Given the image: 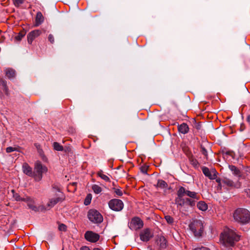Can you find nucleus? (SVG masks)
Here are the masks:
<instances>
[{
  "label": "nucleus",
  "mask_w": 250,
  "mask_h": 250,
  "mask_svg": "<svg viewBox=\"0 0 250 250\" xmlns=\"http://www.w3.org/2000/svg\"><path fill=\"white\" fill-rule=\"evenodd\" d=\"M233 228L225 227L220 235V240L224 247H232L239 240L240 236Z\"/></svg>",
  "instance_id": "nucleus-1"
},
{
  "label": "nucleus",
  "mask_w": 250,
  "mask_h": 250,
  "mask_svg": "<svg viewBox=\"0 0 250 250\" xmlns=\"http://www.w3.org/2000/svg\"><path fill=\"white\" fill-rule=\"evenodd\" d=\"M234 220L242 224H246L250 222V212L247 209L239 208L233 213Z\"/></svg>",
  "instance_id": "nucleus-2"
},
{
  "label": "nucleus",
  "mask_w": 250,
  "mask_h": 250,
  "mask_svg": "<svg viewBox=\"0 0 250 250\" xmlns=\"http://www.w3.org/2000/svg\"><path fill=\"white\" fill-rule=\"evenodd\" d=\"M204 222L201 219H195L190 224V229L195 237H199L202 235L204 230Z\"/></svg>",
  "instance_id": "nucleus-3"
},
{
  "label": "nucleus",
  "mask_w": 250,
  "mask_h": 250,
  "mask_svg": "<svg viewBox=\"0 0 250 250\" xmlns=\"http://www.w3.org/2000/svg\"><path fill=\"white\" fill-rule=\"evenodd\" d=\"M47 171V168L41 162L37 161L35 163L33 177L36 181H40L42 178V174Z\"/></svg>",
  "instance_id": "nucleus-4"
},
{
  "label": "nucleus",
  "mask_w": 250,
  "mask_h": 250,
  "mask_svg": "<svg viewBox=\"0 0 250 250\" xmlns=\"http://www.w3.org/2000/svg\"><path fill=\"white\" fill-rule=\"evenodd\" d=\"M184 197L183 195H180L179 190H178L177 191V197L176 198L175 202L177 207L180 209L185 206L188 205L191 207L195 206L194 201H192L188 198H184Z\"/></svg>",
  "instance_id": "nucleus-5"
},
{
  "label": "nucleus",
  "mask_w": 250,
  "mask_h": 250,
  "mask_svg": "<svg viewBox=\"0 0 250 250\" xmlns=\"http://www.w3.org/2000/svg\"><path fill=\"white\" fill-rule=\"evenodd\" d=\"M87 216L89 221L93 223L99 224L103 221L102 215L96 209H90L88 212Z\"/></svg>",
  "instance_id": "nucleus-6"
},
{
  "label": "nucleus",
  "mask_w": 250,
  "mask_h": 250,
  "mask_svg": "<svg viewBox=\"0 0 250 250\" xmlns=\"http://www.w3.org/2000/svg\"><path fill=\"white\" fill-rule=\"evenodd\" d=\"M179 190L180 195H183L184 196H187L189 197L190 198L189 199L192 201H194L195 204L196 203V202L200 198V196L197 192L190 191L183 187H180Z\"/></svg>",
  "instance_id": "nucleus-7"
},
{
  "label": "nucleus",
  "mask_w": 250,
  "mask_h": 250,
  "mask_svg": "<svg viewBox=\"0 0 250 250\" xmlns=\"http://www.w3.org/2000/svg\"><path fill=\"white\" fill-rule=\"evenodd\" d=\"M108 206L110 209L116 211H121L124 208L123 202L117 199L111 200L108 203Z\"/></svg>",
  "instance_id": "nucleus-8"
},
{
  "label": "nucleus",
  "mask_w": 250,
  "mask_h": 250,
  "mask_svg": "<svg viewBox=\"0 0 250 250\" xmlns=\"http://www.w3.org/2000/svg\"><path fill=\"white\" fill-rule=\"evenodd\" d=\"M129 228L131 229L136 230L143 226V221L138 217H134L130 221Z\"/></svg>",
  "instance_id": "nucleus-9"
},
{
  "label": "nucleus",
  "mask_w": 250,
  "mask_h": 250,
  "mask_svg": "<svg viewBox=\"0 0 250 250\" xmlns=\"http://www.w3.org/2000/svg\"><path fill=\"white\" fill-rule=\"evenodd\" d=\"M84 238L89 242L95 243L99 239L100 236L98 234L93 231H87L84 234Z\"/></svg>",
  "instance_id": "nucleus-10"
},
{
  "label": "nucleus",
  "mask_w": 250,
  "mask_h": 250,
  "mask_svg": "<svg viewBox=\"0 0 250 250\" xmlns=\"http://www.w3.org/2000/svg\"><path fill=\"white\" fill-rule=\"evenodd\" d=\"M63 200V196L62 197L57 195L56 197L50 199L45 207L46 209H49L53 207L56 204L60 202H62Z\"/></svg>",
  "instance_id": "nucleus-11"
},
{
  "label": "nucleus",
  "mask_w": 250,
  "mask_h": 250,
  "mask_svg": "<svg viewBox=\"0 0 250 250\" xmlns=\"http://www.w3.org/2000/svg\"><path fill=\"white\" fill-rule=\"evenodd\" d=\"M150 230L147 229L142 230L140 234V239L144 242H147L152 237Z\"/></svg>",
  "instance_id": "nucleus-12"
},
{
  "label": "nucleus",
  "mask_w": 250,
  "mask_h": 250,
  "mask_svg": "<svg viewBox=\"0 0 250 250\" xmlns=\"http://www.w3.org/2000/svg\"><path fill=\"white\" fill-rule=\"evenodd\" d=\"M42 32L40 30H34L28 33L27 35V41L29 44H31L33 40L39 36Z\"/></svg>",
  "instance_id": "nucleus-13"
},
{
  "label": "nucleus",
  "mask_w": 250,
  "mask_h": 250,
  "mask_svg": "<svg viewBox=\"0 0 250 250\" xmlns=\"http://www.w3.org/2000/svg\"><path fill=\"white\" fill-rule=\"evenodd\" d=\"M202 171L205 176L208 177L210 179H215L217 178L216 172L215 170L210 171L207 167H203Z\"/></svg>",
  "instance_id": "nucleus-14"
},
{
  "label": "nucleus",
  "mask_w": 250,
  "mask_h": 250,
  "mask_svg": "<svg viewBox=\"0 0 250 250\" xmlns=\"http://www.w3.org/2000/svg\"><path fill=\"white\" fill-rule=\"evenodd\" d=\"M167 242L164 236L159 237L156 241V247L158 249H164L166 247Z\"/></svg>",
  "instance_id": "nucleus-15"
},
{
  "label": "nucleus",
  "mask_w": 250,
  "mask_h": 250,
  "mask_svg": "<svg viewBox=\"0 0 250 250\" xmlns=\"http://www.w3.org/2000/svg\"><path fill=\"white\" fill-rule=\"evenodd\" d=\"M223 184L230 187H234L236 188H239L241 187L240 183H237L236 184L231 180L228 178H224L222 181Z\"/></svg>",
  "instance_id": "nucleus-16"
},
{
  "label": "nucleus",
  "mask_w": 250,
  "mask_h": 250,
  "mask_svg": "<svg viewBox=\"0 0 250 250\" xmlns=\"http://www.w3.org/2000/svg\"><path fill=\"white\" fill-rule=\"evenodd\" d=\"M22 171L26 175L33 177V171L32 168L27 164L25 163L23 165Z\"/></svg>",
  "instance_id": "nucleus-17"
},
{
  "label": "nucleus",
  "mask_w": 250,
  "mask_h": 250,
  "mask_svg": "<svg viewBox=\"0 0 250 250\" xmlns=\"http://www.w3.org/2000/svg\"><path fill=\"white\" fill-rule=\"evenodd\" d=\"M44 21V17L41 12H38L35 18V26L41 25Z\"/></svg>",
  "instance_id": "nucleus-18"
},
{
  "label": "nucleus",
  "mask_w": 250,
  "mask_h": 250,
  "mask_svg": "<svg viewBox=\"0 0 250 250\" xmlns=\"http://www.w3.org/2000/svg\"><path fill=\"white\" fill-rule=\"evenodd\" d=\"M16 71L12 68H7L5 70V75L10 80H13L16 77Z\"/></svg>",
  "instance_id": "nucleus-19"
},
{
  "label": "nucleus",
  "mask_w": 250,
  "mask_h": 250,
  "mask_svg": "<svg viewBox=\"0 0 250 250\" xmlns=\"http://www.w3.org/2000/svg\"><path fill=\"white\" fill-rule=\"evenodd\" d=\"M178 131L184 134L187 133L189 131V127L187 124L183 123L178 126Z\"/></svg>",
  "instance_id": "nucleus-20"
},
{
  "label": "nucleus",
  "mask_w": 250,
  "mask_h": 250,
  "mask_svg": "<svg viewBox=\"0 0 250 250\" xmlns=\"http://www.w3.org/2000/svg\"><path fill=\"white\" fill-rule=\"evenodd\" d=\"M229 168L235 176L240 177L241 176L240 170L235 166L233 165H229Z\"/></svg>",
  "instance_id": "nucleus-21"
},
{
  "label": "nucleus",
  "mask_w": 250,
  "mask_h": 250,
  "mask_svg": "<svg viewBox=\"0 0 250 250\" xmlns=\"http://www.w3.org/2000/svg\"><path fill=\"white\" fill-rule=\"evenodd\" d=\"M24 199L25 200L23 201L27 202V205L29 208L33 210H35L36 209V207L34 205V201L31 198L27 197Z\"/></svg>",
  "instance_id": "nucleus-22"
},
{
  "label": "nucleus",
  "mask_w": 250,
  "mask_h": 250,
  "mask_svg": "<svg viewBox=\"0 0 250 250\" xmlns=\"http://www.w3.org/2000/svg\"><path fill=\"white\" fill-rule=\"evenodd\" d=\"M0 86H2V90L4 93L6 95H8V88L7 86V82L6 81L2 79H0Z\"/></svg>",
  "instance_id": "nucleus-23"
},
{
  "label": "nucleus",
  "mask_w": 250,
  "mask_h": 250,
  "mask_svg": "<svg viewBox=\"0 0 250 250\" xmlns=\"http://www.w3.org/2000/svg\"><path fill=\"white\" fill-rule=\"evenodd\" d=\"M156 187L158 188L161 189H167L168 188V185L167 183L163 180H158Z\"/></svg>",
  "instance_id": "nucleus-24"
},
{
  "label": "nucleus",
  "mask_w": 250,
  "mask_h": 250,
  "mask_svg": "<svg viewBox=\"0 0 250 250\" xmlns=\"http://www.w3.org/2000/svg\"><path fill=\"white\" fill-rule=\"evenodd\" d=\"M197 207L199 209L202 211H206L208 209V205L204 201H200L197 204Z\"/></svg>",
  "instance_id": "nucleus-25"
},
{
  "label": "nucleus",
  "mask_w": 250,
  "mask_h": 250,
  "mask_svg": "<svg viewBox=\"0 0 250 250\" xmlns=\"http://www.w3.org/2000/svg\"><path fill=\"white\" fill-rule=\"evenodd\" d=\"M98 175L102 179L104 180L106 182H109L110 179L109 178L106 176V175L103 173V171L101 170L99 171L97 173Z\"/></svg>",
  "instance_id": "nucleus-26"
},
{
  "label": "nucleus",
  "mask_w": 250,
  "mask_h": 250,
  "mask_svg": "<svg viewBox=\"0 0 250 250\" xmlns=\"http://www.w3.org/2000/svg\"><path fill=\"white\" fill-rule=\"evenodd\" d=\"M53 146L55 150L62 151L63 150V146L57 142H54Z\"/></svg>",
  "instance_id": "nucleus-27"
},
{
  "label": "nucleus",
  "mask_w": 250,
  "mask_h": 250,
  "mask_svg": "<svg viewBox=\"0 0 250 250\" xmlns=\"http://www.w3.org/2000/svg\"><path fill=\"white\" fill-rule=\"evenodd\" d=\"M25 35V32L24 31H21L19 33L18 35L15 38V40L18 41L21 40L22 38Z\"/></svg>",
  "instance_id": "nucleus-28"
},
{
  "label": "nucleus",
  "mask_w": 250,
  "mask_h": 250,
  "mask_svg": "<svg viewBox=\"0 0 250 250\" xmlns=\"http://www.w3.org/2000/svg\"><path fill=\"white\" fill-rule=\"evenodd\" d=\"M92 189L96 194H99L102 191V188L97 185H94L92 186Z\"/></svg>",
  "instance_id": "nucleus-29"
},
{
  "label": "nucleus",
  "mask_w": 250,
  "mask_h": 250,
  "mask_svg": "<svg viewBox=\"0 0 250 250\" xmlns=\"http://www.w3.org/2000/svg\"><path fill=\"white\" fill-rule=\"evenodd\" d=\"M12 192L13 193V197L15 199L16 201H24L25 198H22L20 197V196L19 195V194L14 192V190H12Z\"/></svg>",
  "instance_id": "nucleus-30"
},
{
  "label": "nucleus",
  "mask_w": 250,
  "mask_h": 250,
  "mask_svg": "<svg viewBox=\"0 0 250 250\" xmlns=\"http://www.w3.org/2000/svg\"><path fill=\"white\" fill-rule=\"evenodd\" d=\"M15 151H19L18 148L16 147L9 146L6 149V151L7 153H10Z\"/></svg>",
  "instance_id": "nucleus-31"
},
{
  "label": "nucleus",
  "mask_w": 250,
  "mask_h": 250,
  "mask_svg": "<svg viewBox=\"0 0 250 250\" xmlns=\"http://www.w3.org/2000/svg\"><path fill=\"white\" fill-rule=\"evenodd\" d=\"M16 7H19L21 4L23 3L24 0H13Z\"/></svg>",
  "instance_id": "nucleus-32"
},
{
  "label": "nucleus",
  "mask_w": 250,
  "mask_h": 250,
  "mask_svg": "<svg viewBox=\"0 0 250 250\" xmlns=\"http://www.w3.org/2000/svg\"><path fill=\"white\" fill-rule=\"evenodd\" d=\"M165 219L167 223L169 224H172L173 223V219L169 215L165 216Z\"/></svg>",
  "instance_id": "nucleus-33"
},
{
  "label": "nucleus",
  "mask_w": 250,
  "mask_h": 250,
  "mask_svg": "<svg viewBox=\"0 0 250 250\" xmlns=\"http://www.w3.org/2000/svg\"><path fill=\"white\" fill-rule=\"evenodd\" d=\"M147 169L148 167L146 166H143L140 167L141 171L145 174H147Z\"/></svg>",
  "instance_id": "nucleus-34"
},
{
  "label": "nucleus",
  "mask_w": 250,
  "mask_h": 250,
  "mask_svg": "<svg viewBox=\"0 0 250 250\" xmlns=\"http://www.w3.org/2000/svg\"><path fill=\"white\" fill-rule=\"evenodd\" d=\"M114 190L115 193L118 196H121L123 195L122 191L121 189L114 188Z\"/></svg>",
  "instance_id": "nucleus-35"
},
{
  "label": "nucleus",
  "mask_w": 250,
  "mask_h": 250,
  "mask_svg": "<svg viewBox=\"0 0 250 250\" xmlns=\"http://www.w3.org/2000/svg\"><path fill=\"white\" fill-rule=\"evenodd\" d=\"M59 229L61 231H65L66 229V226L65 225L62 224L59 226Z\"/></svg>",
  "instance_id": "nucleus-36"
},
{
  "label": "nucleus",
  "mask_w": 250,
  "mask_h": 250,
  "mask_svg": "<svg viewBox=\"0 0 250 250\" xmlns=\"http://www.w3.org/2000/svg\"><path fill=\"white\" fill-rule=\"evenodd\" d=\"M223 179L221 180L220 178H218L216 179V181L218 184V188H221V187L222 186V184H223V183L222 182Z\"/></svg>",
  "instance_id": "nucleus-37"
},
{
  "label": "nucleus",
  "mask_w": 250,
  "mask_h": 250,
  "mask_svg": "<svg viewBox=\"0 0 250 250\" xmlns=\"http://www.w3.org/2000/svg\"><path fill=\"white\" fill-rule=\"evenodd\" d=\"M201 149H202V154L206 157V158L207 159L208 158V152L207 151V150L205 149V147H201Z\"/></svg>",
  "instance_id": "nucleus-38"
},
{
  "label": "nucleus",
  "mask_w": 250,
  "mask_h": 250,
  "mask_svg": "<svg viewBox=\"0 0 250 250\" xmlns=\"http://www.w3.org/2000/svg\"><path fill=\"white\" fill-rule=\"evenodd\" d=\"M48 41L51 43H53L54 42V36L52 34H49L48 37Z\"/></svg>",
  "instance_id": "nucleus-39"
},
{
  "label": "nucleus",
  "mask_w": 250,
  "mask_h": 250,
  "mask_svg": "<svg viewBox=\"0 0 250 250\" xmlns=\"http://www.w3.org/2000/svg\"><path fill=\"white\" fill-rule=\"evenodd\" d=\"M194 250H210L206 247H202L201 248H197L195 249Z\"/></svg>",
  "instance_id": "nucleus-40"
},
{
  "label": "nucleus",
  "mask_w": 250,
  "mask_h": 250,
  "mask_svg": "<svg viewBox=\"0 0 250 250\" xmlns=\"http://www.w3.org/2000/svg\"><path fill=\"white\" fill-rule=\"evenodd\" d=\"M69 132L71 133H74L75 132V129L73 127H70L68 130Z\"/></svg>",
  "instance_id": "nucleus-41"
},
{
  "label": "nucleus",
  "mask_w": 250,
  "mask_h": 250,
  "mask_svg": "<svg viewBox=\"0 0 250 250\" xmlns=\"http://www.w3.org/2000/svg\"><path fill=\"white\" fill-rule=\"evenodd\" d=\"M80 250H90L89 248L87 246H83L81 249Z\"/></svg>",
  "instance_id": "nucleus-42"
},
{
  "label": "nucleus",
  "mask_w": 250,
  "mask_h": 250,
  "mask_svg": "<svg viewBox=\"0 0 250 250\" xmlns=\"http://www.w3.org/2000/svg\"><path fill=\"white\" fill-rule=\"evenodd\" d=\"M195 127H196L197 129H200V128H201V125H200L199 124V123H196V124H195V126H194Z\"/></svg>",
  "instance_id": "nucleus-43"
},
{
  "label": "nucleus",
  "mask_w": 250,
  "mask_h": 250,
  "mask_svg": "<svg viewBox=\"0 0 250 250\" xmlns=\"http://www.w3.org/2000/svg\"><path fill=\"white\" fill-rule=\"evenodd\" d=\"M4 196L3 193L0 194V202L4 199Z\"/></svg>",
  "instance_id": "nucleus-44"
},
{
  "label": "nucleus",
  "mask_w": 250,
  "mask_h": 250,
  "mask_svg": "<svg viewBox=\"0 0 250 250\" xmlns=\"http://www.w3.org/2000/svg\"><path fill=\"white\" fill-rule=\"evenodd\" d=\"M192 164H193L194 166H197V165H198V163H197V162L196 160H195V161H193V163H192Z\"/></svg>",
  "instance_id": "nucleus-45"
},
{
  "label": "nucleus",
  "mask_w": 250,
  "mask_h": 250,
  "mask_svg": "<svg viewBox=\"0 0 250 250\" xmlns=\"http://www.w3.org/2000/svg\"><path fill=\"white\" fill-rule=\"evenodd\" d=\"M192 122L194 124H196V122L194 118L192 119Z\"/></svg>",
  "instance_id": "nucleus-46"
},
{
  "label": "nucleus",
  "mask_w": 250,
  "mask_h": 250,
  "mask_svg": "<svg viewBox=\"0 0 250 250\" xmlns=\"http://www.w3.org/2000/svg\"><path fill=\"white\" fill-rule=\"evenodd\" d=\"M90 203V202H87V200L86 199L84 201V204L85 205H87Z\"/></svg>",
  "instance_id": "nucleus-47"
},
{
  "label": "nucleus",
  "mask_w": 250,
  "mask_h": 250,
  "mask_svg": "<svg viewBox=\"0 0 250 250\" xmlns=\"http://www.w3.org/2000/svg\"><path fill=\"white\" fill-rule=\"evenodd\" d=\"M247 121L248 122L250 123V115L248 116Z\"/></svg>",
  "instance_id": "nucleus-48"
},
{
  "label": "nucleus",
  "mask_w": 250,
  "mask_h": 250,
  "mask_svg": "<svg viewBox=\"0 0 250 250\" xmlns=\"http://www.w3.org/2000/svg\"><path fill=\"white\" fill-rule=\"evenodd\" d=\"M93 250H101L99 249V248H95V249H94Z\"/></svg>",
  "instance_id": "nucleus-49"
},
{
  "label": "nucleus",
  "mask_w": 250,
  "mask_h": 250,
  "mask_svg": "<svg viewBox=\"0 0 250 250\" xmlns=\"http://www.w3.org/2000/svg\"><path fill=\"white\" fill-rule=\"evenodd\" d=\"M62 250H64L63 249H62Z\"/></svg>",
  "instance_id": "nucleus-50"
}]
</instances>
